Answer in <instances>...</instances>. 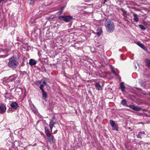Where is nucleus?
Returning <instances> with one entry per match:
<instances>
[{
  "label": "nucleus",
  "mask_w": 150,
  "mask_h": 150,
  "mask_svg": "<svg viewBox=\"0 0 150 150\" xmlns=\"http://www.w3.org/2000/svg\"><path fill=\"white\" fill-rule=\"evenodd\" d=\"M105 26L107 31L110 33L112 32L115 29L113 23L110 20H107L105 22Z\"/></svg>",
  "instance_id": "f257e3e1"
},
{
  "label": "nucleus",
  "mask_w": 150,
  "mask_h": 150,
  "mask_svg": "<svg viewBox=\"0 0 150 150\" xmlns=\"http://www.w3.org/2000/svg\"><path fill=\"white\" fill-rule=\"evenodd\" d=\"M18 64V62L16 58L13 57L9 59V62L8 63V67L14 69L16 68Z\"/></svg>",
  "instance_id": "f03ea898"
},
{
  "label": "nucleus",
  "mask_w": 150,
  "mask_h": 150,
  "mask_svg": "<svg viewBox=\"0 0 150 150\" xmlns=\"http://www.w3.org/2000/svg\"><path fill=\"white\" fill-rule=\"evenodd\" d=\"M55 118V116L54 115L50 120L49 126L51 132L52 131L53 127L56 123V120Z\"/></svg>",
  "instance_id": "7ed1b4c3"
},
{
  "label": "nucleus",
  "mask_w": 150,
  "mask_h": 150,
  "mask_svg": "<svg viewBox=\"0 0 150 150\" xmlns=\"http://www.w3.org/2000/svg\"><path fill=\"white\" fill-rule=\"evenodd\" d=\"M46 135L48 137L49 142L51 144H53V139L54 138V136L52 135L50 132L46 134Z\"/></svg>",
  "instance_id": "20e7f679"
},
{
  "label": "nucleus",
  "mask_w": 150,
  "mask_h": 150,
  "mask_svg": "<svg viewBox=\"0 0 150 150\" xmlns=\"http://www.w3.org/2000/svg\"><path fill=\"white\" fill-rule=\"evenodd\" d=\"M44 85H42V84H41L40 86V88L42 91V97L45 98H46L47 97V95L46 92L43 89V87Z\"/></svg>",
  "instance_id": "39448f33"
},
{
  "label": "nucleus",
  "mask_w": 150,
  "mask_h": 150,
  "mask_svg": "<svg viewBox=\"0 0 150 150\" xmlns=\"http://www.w3.org/2000/svg\"><path fill=\"white\" fill-rule=\"evenodd\" d=\"M6 110V107L4 104L0 103V113H4Z\"/></svg>",
  "instance_id": "423d86ee"
},
{
  "label": "nucleus",
  "mask_w": 150,
  "mask_h": 150,
  "mask_svg": "<svg viewBox=\"0 0 150 150\" xmlns=\"http://www.w3.org/2000/svg\"><path fill=\"white\" fill-rule=\"evenodd\" d=\"M42 82L44 83V86L46 85L47 84V82H49V79L45 77H43L42 79L41 80V81H39V83H40Z\"/></svg>",
  "instance_id": "0eeeda50"
},
{
  "label": "nucleus",
  "mask_w": 150,
  "mask_h": 150,
  "mask_svg": "<svg viewBox=\"0 0 150 150\" xmlns=\"http://www.w3.org/2000/svg\"><path fill=\"white\" fill-rule=\"evenodd\" d=\"M73 19V17L71 16H65L64 21L68 22L70 21Z\"/></svg>",
  "instance_id": "6e6552de"
},
{
  "label": "nucleus",
  "mask_w": 150,
  "mask_h": 150,
  "mask_svg": "<svg viewBox=\"0 0 150 150\" xmlns=\"http://www.w3.org/2000/svg\"><path fill=\"white\" fill-rule=\"evenodd\" d=\"M10 106L12 108L16 109L17 108L18 105L16 102H14L12 103L10 105Z\"/></svg>",
  "instance_id": "1a4fd4ad"
},
{
  "label": "nucleus",
  "mask_w": 150,
  "mask_h": 150,
  "mask_svg": "<svg viewBox=\"0 0 150 150\" xmlns=\"http://www.w3.org/2000/svg\"><path fill=\"white\" fill-rule=\"evenodd\" d=\"M36 64V61L34 59H30L29 61V64L30 65H34Z\"/></svg>",
  "instance_id": "9d476101"
},
{
  "label": "nucleus",
  "mask_w": 150,
  "mask_h": 150,
  "mask_svg": "<svg viewBox=\"0 0 150 150\" xmlns=\"http://www.w3.org/2000/svg\"><path fill=\"white\" fill-rule=\"evenodd\" d=\"M133 17H134V20L137 22L139 21V18L138 17V16L137 14L134 13L133 15Z\"/></svg>",
  "instance_id": "9b49d317"
},
{
  "label": "nucleus",
  "mask_w": 150,
  "mask_h": 150,
  "mask_svg": "<svg viewBox=\"0 0 150 150\" xmlns=\"http://www.w3.org/2000/svg\"><path fill=\"white\" fill-rule=\"evenodd\" d=\"M95 87L96 89L98 90H101L102 89L101 86L98 83H96Z\"/></svg>",
  "instance_id": "f8f14e48"
},
{
  "label": "nucleus",
  "mask_w": 150,
  "mask_h": 150,
  "mask_svg": "<svg viewBox=\"0 0 150 150\" xmlns=\"http://www.w3.org/2000/svg\"><path fill=\"white\" fill-rule=\"evenodd\" d=\"M137 44L141 48H142L144 50H145V49H146L145 47L140 42H137Z\"/></svg>",
  "instance_id": "ddd939ff"
},
{
  "label": "nucleus",
  "mask_w": 150,
  "mask_h": 150,
  "mask_svg": "<svg viewBox=\"0 0 150 150\" xmlns=\"http://www.w3.org/2000/svg\"><path fill=\"white\" fill-rule=\"evenodd\" d=\"M120 87L122 91H124L125 89V87L124 84V82H122L120 83Z\"/></svg>",
  "instance_id": "4468645a"
},
{
  "label": "nucleus",
  "mask_w": 150,
  "mask_h": 150,
  "mask_svg": "<svg viewBox=\"0 0 150 150\" xmlns=\"http://www.w3.org/2000/svg\"><path fill=\"white\" fill-rule=\"evenodd\" d=\"M145 134V132H139L138 134L137 135L138 138H142V137H143V136H141V134Z\"/></svg>",
  "instance_id": "2eb2a0df"
},
{
  "label": "nucleus",
  "mask_w": 150,
  "mask_h": 150,
  "mask_svg": "<svg viewBox=\"0 0 150 150\" xmlns=\"http://www.w3.org/2000/svg\"><path fill=\"white\" fill-rule=\"evenodd\" d=\"M142 109L140 107H136L134 106L133 110L136 111H140Z\"/></svg>",
  "instance_id": "dca6fc26"
},
{
  "label": "nucleus",
  "mask_w": 150,
  "mask_h": 150,
  "mask_svg": "<svg viewBox=\"0 0 150 150\" xmlns=\"http://www.w3.org/2000/svg\"><path fill=\"white\" fill-rule=\"evenodd\" d=\"M102 30L101 28H98L96 34L98 35H100L102 33Z\"/></svg>",
  "instance_id": "f3484780"
},
{
  "label": "nucleus",
  "mask_w": 150,
  "mask_h": 150,
  "mask_svg": "<svg viewBox=\"0 0 150 150\" xmlns=\"http://www.w3.org/2000/svg\"><path fill=\"white\" fill-rule=\"evenodd\" d=\"M145 63L146 65H147L150 68V60L148 59H146L145 60Z\"/></svg>",
  "instance_id": "a211bd4d"
},
{
  "label": "nucleus",
  "mask_w": 150,
  "mask_h": 150,
  "mask_svg": "<svg viewBox=\"0 0 150 150\" xmlns=\"http://www.w3.org/2000/svg\"><path fill=\"white\" fill-rule=\"evenodd\" d=\"M110 124L112 127H114L115 123V122L112 120H110Z\"/></svg>",
  "instance_id": "6ab92c4d"
},
{
  "label": "nucleus",
  "mask_w": 150,
  "mask_h": 150,
  "mask_svg": "<svg viewBox=\"0 0 150 150\" xmlns=\"http://www.w3.org/2000/svg\"><path fill=\"white\" fill-rule=\"evenodd\" d=\"M28 1L30 5H33L35 2V0H28Z\"/></svg>",
  "instance_id": "aec40b11"
},
{
  "label": "nucleus",
  "mask_w": 150,
  "mask_h": 150,
  "mask_svg": "<svg viewBox=\"0 0 150 150\" xmlns=\"http://www.w3.org/2000/svg\"><path fill=\"white\" fill-rule=\"evenodd\" d=\"M121 103L123 105H125L127 104V103L125 99H123L121 101Z\"/></svg>",
  "instance_id": "412c9836"
},
{
  "label": "nucleus",
  "mask_w": 150,
  "mask_h": 150,
  "mask_svg": "<svg viewBox=\"0 0 150 150\" xmlns=\"http://www.w3.org/2000/svg\"><path fill=\"white\" fill-rule=\"evenodd\" d=\"M139 26L142 30H145L146 29V28L143 25L141 24L139 25Z\"/></svg>",
  "instance_id": "4be33fe9"
},
{
  "label": "nucleus",
  "mask_w": 150,
  "mask_h": 150,
  "mask_svg": "<svg viewBox=\"0 0 150 150\" xmlns=\"http://www.w3.org/2000/svg\"><path fill=\"white\" fill-rule=\"evenodd\" d=\"M45 132L46 134L50 132V131L47 127H45Z\"/></svg>",
  "instance_id": "5701e85b"
},
{
  "label": "nucleus",
  "mask_w": 150,
  "mask_h": 150,
  "mask_svg": "<svg viewBox=\"0 0 150 150\" xmlns=\"http://www.w3.org/2000/svg\"><path fill=\"white\" fill-rule=\"evenodd\" d=\"M65 16H59L58 17V18L60 20H62L64 21Z\"/></svg>",
  "instance_id": "b1692460"
},
{
  "label": "nucleus",
  "mask_w": 150,
  "mask_h": 150,
  "mask_svg": "<svg viewBox=\"0 0 150 150\" xmlns=\"http://www.w3.org/2000/svg\"><path fill=\"white\" fill-rule=\"evenodd\" d=\"M64 7H62L61 8L60 10V14H61L62 13L64 9Z\"/></svg>",
  "instance_id": "393cba45"
},
{
  "label": "nucleus",
  "mask_w": 150,
  "mask_h": 150,
  "mask_svg": "<svg viewBox=\"0 0 150 150\" xmlns=\"http://www.w3.org/2000/svg\"><path fill=\"white\" fill-rule=\"evenodd\" d=\"M134 105H130L129 106V108H131L133 110L134 109Z\"/></svg>",
  "instance_id": "a878e982"
},
{
  "label": "nucleus",
  "mask_w": 150,
  "mask_h": 150,
  "mask_svg": "<svg viewBox=\"0 0 150 150\" xmlns=\"http://www.w3.org/2000/svg\"><path fill=\"white\" fill-rule=\"evenodd\" d=\"M113 127V130H116L117 131H118V127L117 126H115V125L114 127Z\"/></svg>",
  "instance_id": "bb28decb"
},
{
  "label": "nucleus",
  "mask_w": 150,
  "mask_h": 150,
  "mask_svg": "<svg viewBox=\"0 0 150 150\" xmlns=\"http://www.w3.org/2000/svg\"><path fill=\"white\" fill-rule=\"evenodd\" d=\"M121 10L123 12V13L125 14H126V13H127L126 11L124 10L122 8H121Z\"/></svg>",
  "instance_id": "cd10ccee"
},
{
  "label": "nucleus",
  "mask_w": 150,
  "mask_h": 150,
  "mask_svg": "<svg viewBox=\"0 0 150 150\" xmlns=\"http://www.w3.org/2000/svg\"><path fill=\"white\" fill-rule=\"evenodd\" d=\"M112 73L114 74V75H117V74L116 73V72H115V71H114V70H112Z\"/></svg>",
  "instance_id": "c85d7f7f"
},
{
  "label": "nucleus",
  "mask_w": 150,
  "mask_h": 150,
  "mask_svg": "<svg viewBox=\"0 0 150 150\" xmlns=\"http://www.w3.org/2000/svg\"><path fill=\"white\" fill-rule=\"evenodd\" d=\"M98 45L96 44V46L97 47H99L101 45V44L100 43H98Z\"/></svg>",
  "instance_id": "c756f323"
},
{
  "label": "nucleus",
  "mask_w": 150,
  "mask_h": 150,
  "mask_svg": "<svg viewBox=\"0 0 150 150\" xmlns=\"http://www.w3.org/2000/svg\"><path fill=\"white\" fill-rule=\"evenodd\" d=\"M57 130H55V131L54 132V133H53V134H56V133H57Z\"/></svg>",
  "instance_id": "7c9ffc66"
},
{
  "label": "nucleus",
  "mask_w": 150,
  "mask_h": 150,
  "mask_svg": "<svg viewBox=\"0 0 150 150\" xmlns=\"http://www.w3.org/2000/svg\"><path fill=\"white\" fill-rule=\"evenodd\" d=\"M4 0H0V3L1 2L4 1Z\"/></svg>",
  "instance_id": "2f4dec72"
},
{
  "label": "nucleus",
  "mask_w": 150,
  "mask_h": 150,
  "mask_svg": "<svg viewBox=\"0 0 150 150\" xmlns=\"http://www.w3.org/2000/svg\"><path fill=\"white\" fill-rule=\"evenodd\" d=\"M144 134H141V136H143V137L144 136Z\"/></svg>",
  "instance_id": "473e14b6"
},
{
  "label": "nucleus",
  "mask_w": 150,
  "mask_h": 150,
  "mask_svg": "<svg viewBox=\"0 0 150 150\" xmlns=\"http://www.w3.org/2000/svg\"><path fill=\"white\" fill-rule=\"evenodd\" d=\"M135 67L136 68V69H137V67L136 66H135Z\"/></svg>",
  "instance_id": "72a5a7b5"
}]
</instances>
